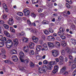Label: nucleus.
<instances>
[{"label": "nucleus", "mask_w": 76, "mask_h": 76, "mask_svg": "<svg viewBox=\"0 0 76 76\" xmlns=\"http://www.w3.org/2000/svg\"><path fill=\"white\" fill-rule=\"evenodd\" d=\"M29 65L31 67H35V65H34V64L33 63L31 62H30Z\"/></svg>", "instance_id": "obj_34"}, {"label": "nucleus", "mask_w": 76, "mask_h": 76, "mask_svg": "<svg viewBox=\"0 0 76 76\" xmlns=\"http://www.w3.org/2000/svg\"><path fill=\"white\" fill-rule=\"evenodd\" d=\"M12 44H7L6 47L7 48H9L12 47Z\"/></svg>", "instance_id": "obj_35"}, {"label": "nucleus", "mask_w": 76, "mask_h": 76, "mask_svg": "<svg viewBox=\"0 0 76 76\" xmlns=\"http://www.w3.org/2000/svg\"><path fill=\"white\" fill-rule=\"evenodd\" d=\"M42 51H47L48 50V47H47V44H44L43 45V48L42 49Z\"/></svg>", "instance_id": "obj_10"}, {"label": "nucleus", "mask_w": 76, "mask_h": 76, "mask_svg": "<svg viewBox=\"0 0 76 76\" xmlns=\"http://www.w3.org/2000/svg\"><path fill=\"white\" fill-rule=\"evenodd\" d=\"M73 76H75V75H76V71H75L73 73Z\"/></svg>", "instance_id": "obj_62"}, {"label": "nucleus", "mask_w": 76, "mask_h": 76, "mask_svg": "<svg viewBox=\"0 0 76 76\" xmlns=\"http://www.w3.org/2000/svg\"><path fill=\"white\" fill-rule=\"evenodd\" d=\"M29 47L31 49L33 48L34 47V44L32 42L29 43Z\"/></svg>", "instance_id": "obj_19"}, {"label": "nucleus", "mask_w": 76, "mask_h": 76, "mask_svg": "<svg viewBox=\"0 0 76 76\" xmlns=\"http://www.w3.org/2000/svg\"><path fill=\"white\" fill-rule=\"evenodd\" d=\"M48 39L50 40V41H53L54 40V38L52 36H49L48 37Z\"/></svg>", "instance_id": "obj_20"}, {"label": "nucleus", "mask_w": 76, "mask_h": 76, "mask_svg": "<svg viewBox=\"0 0 76 76\" xmlns=\"http://www.w3.org/2000/svg\"><path fill=\"white\" fill-rule=\"evenodd\" d=\"M66 2L69 3V4H71L72 2L71 0H66Z\"/></svg>", "instance_id": "obj_51"}, {"label": "nucleus", "mask_w": 76, "mask_h": 76, "mask_svg": "<svg viewBox=\"0 0 76 76\" xmlns=\"http://www.w3.org/2000/svg\"><path fill=\"white\" fill-rule=\"evenodd\" d=\"M12 60L13 61H15V62H17L18 60V58L17 56L16 55L13 56L12 57Z\"/></svg>", "instance_id": "obj_9"}, {"label": "nucleus", "mask_w": 76, "mask_h": 76, "mask_svg": "<svg viewBox=\"0 0 76 76\" xmlns=\"http://www.w3.org/2000/svg\"><path fill=\"white\" fill-rule=\"evenodd\" d=\"M61 45L62 46H63V47H65L67 45V44L66 43V42H65V41H63L62 42Z\"/></svg>", "instance_id": "obj_30"}, {"label": "nucleus", "mask_w": 76, "mask_h": 76, "mask_svg": "<svg viewBox=\"0 0 76 76\" xmlns=\"http://www.w3.org/2000/svg\"><path fill=\"white\" fill-rule=\"evenodd\" d=\"M32 39L34 42H37V41H38V38L37 37H36L34 36L32 37Z\"/></svg>", "instance_id": "obj_15"}, {"label": "nucleus", "mask_w": 76, "mask_h": 76, "mask_svg": "<svg viewBox=\"0 0 76 76\" xmlns=\"http://www.w3.org/2000/svg\"><path fill=\"white\" fill-rule=\"evenodd\" d=\"M7 16L6 15H3V18L4 19H7Z\"/></svg>", "instance_id": "obj_48"}, {"label": "nucleus", "mask_w": 76, "mask_h": 76, "mask_svg": "<svg viewBox=\"0 0 76 76\" xmlns=\"http://www.w3.org/2000/svg\"><path fill=\"white\" fill-rule=\"evenodd\" d=\"M1 51L2 52V58H6V56L5 55V50L4 49H1Z\"/></svg>", "instance_id": "obj_11"}, {"label": "nucleus", "mask_w": 76, "mask_h": 76, "mask_svg": "<svg viewBox=\"0 0 76 76\" xmlns=\"http://www.w3.org/2000/svg\"><path fill=\"white\" fill-rule=\"evenodd\" d=\"M71 42L74 45H76V40L74 39H71Z\"/></svg>", "instance_id": "obj_23"}, {"label": "nucleus", "mask_w": 76, "mask_h": 76, "mask_svg": "<svg viewBox=\"0 0 76 76\" xmlns=\"http://www.w3.org/2000/svg\"><path fill=\"white\" fill-rule=\"evenodd\" d=\"M7 22L8 24H9L10 25H11L12 26V25H13V24L14 21H13V19L11 18L9 19L8 21H7Z\"/></svg>", "instance_id": "obj_6"}, {"label": "nucleus", "mask_w": 76, "mask_h": 76, "mask_svg": "<svg viewBox=\"0 0 76 76\" xmlns=\"http://www.w3.org/2000/svg\"><path fill=\"white\" fill-rule=\"evenodd\" d=\"M28 48H29L28 46H26L23 47V50L24 51H25V50H27Z\"/></svg>", "instance_id": "obj_43"}, {"label": "nucleus", "mask_w": 76, "mask_h": 76, "mask_svg": "<svg viewBox=\"0 0 76 76\" xmlns=\"http://www.w3.org/2000/svg\"><path fill=\"white\" fill-rule=\"evenodd\" d=\"M4 27L5 29H9V26L6 24H4Z\"/></svg>", "instance_id": "obj_37"}, {"label": "nucleus", "mask_w": 76, "mask_h": 76, "mask_svg": "<svg viewBox=\"0 0 76 76\" xmlns=\"http://www.w3.org/2000/svg\"><path fill=\"white\" fill-rule=\"evenodd\" d=\"M19 13H20V15H19V16H23V13H22V12H19Z\"/></svg>", "instance_id": "obj_59"}, {"label": "nucleus", "mask_w": 76, "mask_h": 76, "mask_svg": "<svg viewBox=\"0 0 76 76\" xmlns=\"http://www.w3.org/2000/svg\"><path fill=\"white\" fill-rule=\"evenodd\" d=\"M60 37L61 38L62 40H63L64 41H65V40H66V37L65 36L62 35L60 36Z\"/></svg>", "instance_id": "obj_40"}, {"label": "nucleus", "mask_w": 76, "mask_h": 76, "mask_svg": "<svg viewBox=\"0 0 76 76\" xmlns=\"http://www.w3.org/2000/svg\"><path fill=\"white\" fill-rule=\"evenodd\" d=\"M61 18H62V16H60L58 17V20H61Z\"/></svg>", "instance_id": "obj_58"}, {"label": "nucleus", "mask_w": 76, "mask_h": 76, "mask_svg": "<svg viewBox=\"0 0 76 76\" xmlns=\"http://www.w3.org/2000/svg\"><path fill=\"white\" fill-rule=\"evenodd\" d=\"M43 31L44 34H45V35H48L50 34L49 32L47 30L45 29Z\"/></svg>", "instance_id": "obj_29"}, {"label": "nucleus", "mask_w": 76, "mask_h": 76, "mask_svg": "<svg viewBox=\"0 0 76 76\" xmlns=\"http://www.w3.org/2000/svg\"><path fill=\"white\" fill-rule=\"evenodd\" d=\"M38 52V51H36L35 53V55L36 56V57H38L39 56Z\"/></svg>", "instance_id": "obj_56"}, {"label": "nucleus", "mask_w": 76, "mask_h": 76, "mask_svg": "<svg viewBox=\"0 0 76 76\" xmlns=\"http://www.w3.org/2000/svg\"><path fill=\"white\" fill-rule=\"evenodd\" d=\"M43 24H50V22L49 21H43Z\"/></svg>", "instance_id": "obj_42"}, {"label": "nucleus", "mask_w": 76, "mask_h": 76, "mask_svg": "<svg viewBox=\"0 0 76 76\" xmlns=\"http://www.w3.org/2000/svg\"><path fill=\"white\" fill-rule=\"evenodd\" d=\"M2 42V40H0V47H3V46H4V44Z\"/></svg>", "instance_id": "obj_36"}, {"label": "nucleus", "mask_w": 76, "mask_h": 76, "mask_svg": "<svg viewBox=\"0 0 76 76\" xmlns=\"http://www.w3.org/2000/svg\"><path fill=\"white\" fill-rule=\"evenodd\" d=\"M54 44V43H51L50 42H49L48 43V45L49 47H50V48H53V47H55Z\"/></svg>", "instance_id": "obj_16"}, {"label": "nucleus", "mask_w": 76, "mask_h": 76, "mask_svg": "<svg viewBox=\"0 0 76 76\" xmlns=\"http://www.w3.org/2000/svg\"><path fill=\"white\" fill-rule=\"evenodd\" d=\"M4 62L5 63H6L7 64H8L9 63V60H5L4 61Z\"/></svg>", "instance_id": "obj_57"}, {"label": "nucleus", "mask_w": 76, "mask_h": 76, "mask_svg": "<svg viewBox=\"0 0 76 76\" xmlns=\"http://www.w3.org/2000/svg\"><path fill=\"white\" fill-rule=\"evenodd\" d=\"M38 13H41L42 12V10L41 9V8H39L38 10Z\"/></svg>", "instance_id": "obj_53"}, {"label": "nucleus", "mask_w": 76, "mask_h": 76, "mask_svg": "<svg viewBox=\"0 0 76 76\" xmlns=\"http://www.w3.org/2000/svg\"><path fill=\"white\" fill-rule=\"evenodd\" d=\"M4 21L2 20H0V24H4Z\"/></svg>", "instance_id": "obj_60"}, {"label": "nucleus", "mask_w": 76, "mask_h": 76, "mask_svg": "<svg viewBox=\"0 0 76 76\" xmlns=\"http://www.w3.org/2000/svg\"><path fill=\"white\" fill-rule=\"evenodd\" d=\"M54 45L55 47H59L61 45L60 44V43L59 42H55V44Z\"/></svg>", "instance_id": "obj_21"}, {"label": "nucleus", "mask_w": 76, "mask_h": 76, "mask_svg": "<svg viewBox=\"0 0 76 76\" xmlns=\"http://www.w3.org/2000/svg\"><path fill=\"white\" fill-rule=\"evenodd\" d=\"M14 43L15 47H17V45H18V44L19 43L18 40L17 39H14Z\"/></svg>", "instance_id": "obj_12"}, {"label": "nucleus", "mask_w": 76, "mask_h": 76, "mask_svg": "<svg viewBox=\"0 0 76 76\" xmlns=\"http://www.w3.org/2000/svg\"><path fill=\"white\" fill-rule=\"evenodd\" d=\"M56 40L60 41L61 40L60 38L59 37H56Z\"/></svg>", "instance_id": "obj_61"}, {"label": "nucleus", "mask_w": 76, "mask_h": 76, "mask_svg": "<svg viewBox=\"0 0 76 76\" xmlns=\"http://www.w3.org/2000/svg\"><path fill=\"white\" fill-rule=\"evenodd\" d=\"M59 58L60 60H64V58L63 57V56H59Z\"/></svg>", "instance_id": "obj_46"}, {"label": "nucleus", "mask_w": 76, "mask_h": 76, "mask_svg": "<svg viewBox=\"0 0 76 76\" xmlns=\"http://www.w3.org/2000/svg\"><path fill=\"white\" fill-rule=\"evenodd\" d=\"M47 67L46 66H43L42 68H39V69L38 71L40 73H45L47 71Z\"/></svg>", "instance_id": "obj_2"}, {"label": "nucleus", "mask_w": 76, "mask_h": 76, "mask_svg": "<svg viewBox=\"0 0 76 76\" xmlns=\"http://www.w3.org/2000/svg\"><path fill=\"white\" fill-rule=\"evenodd\" d=\"M2 6L4 9H5V8H7V6L6 5V4L5 3H3L2 4Z\"/></svg>", "instance_id": "obj_45"}, {"label": "nucleus", "mask_w": 76, "mask_h": 76, "mask_svg": "<svg viewBox=\"0 0 76 76\" xmlns=\"http://www.w3.org/2000/svg\"><path fill=\"white\" fill-rule=\"evenodd\" d=\"M49 64H50L47 67V70L48 69V70H51L53 66L52 65H56L57 64V62L56 61H50L49 62Z\"/></svg>", "instance_id": "obj_1"}, {"label": "nucleus", "mask_w": 76, "mask_h": 76, "mask_svg": "<svg viewBox=\"0 0 76 76\" xmlns=\"http://www.w3.org/2000/svg\"><path fill=\"white\" fill-rule=\"evenodd\" d=\"M32 1H34V3H37L38 2V0H32Z\"/></svg>", "instance_id": "obj_52"}, {"label": "nucleus", "mask_w": 76, "mask_h": 76, "mask_svg": "<svg viewBox=\"0 0 76 76\" xmlns=\"http://www.w3.org/2000/svg\"><path fill=\"white\" fill-rule=\"evenodd\" d=\"M25 34V33L23 31L20 34V35H24Z\"/></svg>", "instance_id": "obj_54"}, {"label": "nucleus", "mask_w": 76, "mask_h": 76, "mask_svg": "<svg viewBox=\"0 0 76 76\" xmlns=\"http://www.w3.org/2000/svg\"><path fill=\"white\" fill-rule=\"evenodd\" d=\"M43 63L44 64H48V61L46 60H45L43 61Z\"/></svg>", "instance_id": "obj_50"}, {"label": "nucleus", "mask_w": 76, "mask_h": 76, "mask_svg": "<svg viewBox=\"0 0 76 76\" xmlns=\"http://www.w3.org/2000/svg\"><path fill=\"white\" fill-rule=\"evenodd\" d=\"M69 64H70V65L72 66L71 69H72V70L75 69L76 68V64H75V63L69 61Z\"/></svg>", "instance_id": "obj_5"}, {"label": "nucleus", "mask_w": 76, "mask_h": 76, "mask_svg": "<svg viewBox=\"0 0 76 76\" xmlns=\"http://www.w3.org/2000/svg\"><path fill=\"white\" fill-rule=\"evenodd\" d=\"M67 48H66V49H67L66 50L68 54H71L72 53V51L71 50L68 49Z\"/></svg>", "instance_id": "obj_27"}, {"label": "nucleus", "mask_w": 76, "mask_h": 76, "mask_svg": "<svg viewBox=\"0 0 76 76\" xmlns=\"http://www.w3.org/2000/svg\"><path fill=\"white\" fill-rule=\"evenodd\" d=\"M59 30L61 32H62V33H63L65 31V28H62L61 27L59 29Z\"/></svg>", "instance_id": "obj_31"}, {"label": "nucleus", "mask_w": 76, "mask_h": 76, "mask_svg": "<svg viewBox=\"0 0 76 76\" xmlns=\"http://www.w3.org/2000/svg\"><path fill=\"white\" fill-rule=\"evenodd\" d=\"M63 64V62L62 61H60L59 63V64L60 65H62Z\"/></svg>", "instance_id": "obj_63"}, {"label": "nucleus", "mask_w": 76, "mask_h": 76, "mask_svg": "<svg viewBox=\"0 0 76 76\" xmlns=\"http://www.w3.org/2000/svg\"><path fill=\"white\" fill-rule=\"evenodd\" d=\"M27 24L29 25L30 26H32V23L30 21V20H27Z\"/></svg>", "instance_id": "obj_28"}, {"label": "nucleus", "mask_w": 76, "mask_h": 76, "mask_svg": "<svg viewBox=\"0 0 76 76\" xmlns=\"http://www.w3.org/2000/svg\"><path fill=\"white\" fill-rule=\"evenodd\" d=\"M4 33L6 36L7 37H10V34H9L7 31H4Z\"/></svg>", "instance_id": "obj_17"}, {"label": "nucleus", "mask_w": 76, "mask_h": 76, "mask_svg": "<svg viewBox=\"0 0 76 76\" xmlns=\"http://www.w3.org/2000/svg\"><path fill=\"white\" fill-rule=\"evenodd\" d=\"M10 31L13 33H15V29L13 28L12 27H10Z\"/></svg>", "instance_id": "obj_38"}, {"label": "nucleus", "mask_w": 76, "mask_h": 76, "mask_svg": "<svg viewBox=\"0 0 76 76\" xmlns=\"http://www.w3.org/2000/svg\"><path fill=\"white\" fill-rule=\"evenodd\" d=\"M65 71H66V67H64L61 70L60 72L61 73H63L64 72H65Z\"/></svg>", "instance_id": "obj_26"}, {"label": "nucleus", "mask_w": 76, "mask_h": 76, "mask_svg": "<svg viewBox=\"0 0 76 76\" xmlns=\"http://www.w3.org/2000/svg\"><path fill=\"white\" fill-rule=\"evenodd\" d=\"M66 6L68 8H70V5L69 4H68V3H66Z\"/></svg>", "instance_id": "obj_47"}, {"label": "nucleus", "mask_w": 76, "mask_h": 76, "mask_svg": "<svg viewBox=\"0 0 76 76\" xmlns=\"http://www.w3.org/2000/svg\"><path fill=\"white\" fill-rule=\"evenodd\" d=\"M49 31L50 33H54V30L53 29V28L51 27L49 28Z\"/></svg>", "instance_id": "obj_33"}, {"label": "nucleus", "mask_w": 76, "mask_h": 76, "mask_svg": "<svg viewBox=\"0 0 76 76\" xmlns=\"http://www.w3.org/2000/svg\"><path fill=\"white\" fill-rule=\"evenodd\" d=\"M29 30H31V32H33V33H36V34H39V32L38 31H34V30L32 28H29Z\"/></svg>", "instance_id": "obj_39"}, {"label": "nucleus", "mask_w": 76, "mask_h": 76, "mask_svg": "<svg viewBox=\"0 0 76 76\" xmlns=\"http://www.w3.org/2000/svg\"><path fill=\"white\" fill-rule=\"evenodd\" d=\"M20 60L21 62L24 63L25 60L24 59H23V58H24L25 55H24V53H23V51H20Z\"/></svg>", "instance_id": "obj_3"}, {"label": "nucleus", "mask_w": 76, "mask_h": 76, "mask_svg": "<svg viewBox=\"0 0 76 76\" xmlns=\"http://www.w3.org/2000/svg\"><path fill=\"white\" fill-rule=\"evenodd\" d=\"M61 54L63 56H64V57H66V54L65 53V51L64 50H61Z\"/></svg>", "instance_id": "obj_32"}, {"label": "nucleus", "mask_w": 76, "mask_h": 76, "mask_svg": "<svg viewBox=\"0 0 76 76\" xmlns=\"http://www.w3.org/2000/svg\"><path fill=\"white\" fill-rule=\"evenodd\" d=\"M52 55L54 57H57L58 55V52L57 50H53L52 51Z\"/></svg>", "instance_id": "obj_7"}, {"label": "nucleus", "mask_w": 76, "mask_h": 76, "mask_svg": "<svg viewBox=\"0 0 76 76\" xmlns=\"http://www.w3.org/2000/svg\"><path fill=\"white\" fill-rule=\"evenodd\" d=\"M23 12L25 16H28L30 14V11L29 10L26 9L24 10Z\"/></svg>", "instance_id": "obj_4"}, {"label": "nucleus", "mask_w": 76, "mask_h": 76, "mask_svg": "<svg viewBox=\"0 0 76 76\" xmlns=\"http://www.w3.org/2000/svg\"><path fill=\"white\" fill-rule=\"evenodd\" d=\"M57 34L56 33H54L53 34V37H57Z\"/></svg>", "instance_id": "obj_64"}, {"label": "nucleus", "mask_w": 76, "mask_h": 76, "mask_svg": "<svg viewBox=\"0 0 76 76\" xmlns=\"http://www.w3.org/2000/svg\"><path fill=\"white\" fill-rule=\"evenodd\" d=\"M58 35H60V36H61V35H63L64 34V33L58 32Z\"/></svg>", "instance_id": "obj_41"}, {"label": "nucleus", "mask_w": 76, "mask_h": 76, "mask_svg": "<svg viewBox=\"0 0 76 76\" xmlns=\"http://www.w3.org/2000/svg\"><path fill=\"white\" fill-rule=\"evenodd\" d=\"M31 56H32V55H34L35 54V52L33 50H30L29 51L28 53Z\"/></svg>", "instance_id": "obj_18"}, {"label": "nucleus", "mask_w": 76, "mask_h": 76, "mask_svg": "<svg viewBox=\"0 0 76 76\" xmlns=\"http://www.w3.org/2000/svg\"><path fill=\"white\" fill-rule=\"evenodd\" d=\"M31 16L33 18H35V17H36V15H35V14H34L33 12L31 13Z\"/></svg>", "instance_id": "obj_44"}, {"label": "nucleus", "mask_w": 76, "mask_h": 76, "mask_svg": "<svg viewBox=\"0 0 76 76\" xmlns=\"http://www.w3.org/2000/svg\"><path fill=\"white\" fill-rule=\"evenodd\" d=\"M42 47L40 45H38L36 48V51L39 52V51L41 49Z\"/></svg>", "instance_id": "obj_13"}, {"label": "nucleus", "mask_w": 76, "mask_h": 76, "mask_svg": "<svg viewBox=\"0 0 76 76\" xmlns=\"http://www.w3.org/2000/svg\"><path fill=\"white\" fill-rule=\"evenodd\" d=\"M7 44L13 45V42H12V40L9 39L7 40Z\"/></svg>", "instance_id": "obj_25"}, {"label": "nucleus", "mask_w": 76, "mask_h": 76, "mask_svg": "<svg viewBox=\"0 0 76 76\" xmlns=\"http://www.w3.org/2000/svg\"><path fill=\"white\" fill-rule=\"evenodd\" d=\"M21 41H22L23 42H27L28 41V39L25 37L22 38V39H21V40L20 41V42H21Z\"/></svg>", "instance_id": "obj_14"}, {"label": "nucleus", "mask_w": 76, "mask_h": 76, "mask_svg": "<svg viewBox=\"0 0 76 76\" xmlns=\"http://www.w3.org/2000/svg\"><path fill=\"white\" fill-rule=\"evenodd\" d=\"M58 66L55 65L54 66V69L52 71L53 73H56L57 71H58Z\"/></svg>", "instance_id": "obj_8"}, {"label": "nucleus", "mask_w": 76, "mask_h": 76, "mask_svg": "<svg viewBox=\"0 0 76 76\" xmlns=\"http://www.w3.org/2000/svg\"><path fill=\"white\" fill-rule=\"evenodd\" d=\"M69 59L70 60H73V56H71V55L69 56Z\"/></svg>", "instance_id": "obj_55"}, {"label": "nucleus", "mask_w": 76, "mask_h": 76, "mask_svg": "<svg viewBox=\"0 0 76 76\" xmlns=\"http://www.w3.org/2000/svg\"><path fill=\"white\" fill-rule=\"evenodd\" d=\"M11 53L12 54H16L17 51L15 50H12L11 51Z\"/></svg>", "instance_id": "obj_24"}, {"label": "nucleus", "mask_w": 76, "mask_h": 76, "mask_svg": "<svg viewBox=\"0 0 76 76\" xmlns=\"http://www.w3.org/2000/svg\"><path fill=\"white\" fill-rule=\"evenodd\" d=\"M7 42V39H6V38L5 37H4L2 39V40L1 42L3 43L4 44H6Z\"/></svg>", "instance_id": "obj_22"}, {"label": "nucleus", "mask_w": 76, "mask_h": 76, "mask_svg": "<svg viewBox=\"0 0 76 76\" xmlns=\"http://www.w3.org/2000/svg\"><path fill=\"white\" fill-rule=\"evenodd\" d=\"M28 62H29V61H28L27 59L24 60V63L25 64H28Z\"/></svg>", "instance_id": "obj_49"}]
</instances>
